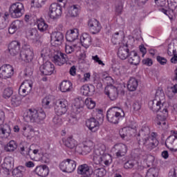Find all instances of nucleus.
Returning <instances> with one entry per match:
<instances>
[{
    "label": "nucleus",
    "mask_w": 177,
    "mask_h": 177,
    "mask_svg": "<svg viewBox=\"0 0 177 177\" xmlns=\"http://www.w3.org/2000/svg\"><path fill=\"white\" fill-rule=\"evenodd\" d=\"M10 103L12 107H19L21 104V97L19 95H14L11 98Z\"/></svg>",
    "instance_id": "obj_47"
},
{
    "label": "nucleus",
    "mask_w": 177,
    "mask_h": 177,
    "mask_svg": "<svg viewBox=\"0 0 177 177\" xmlns=\"http://www.w3.org/2000/svg\"><path fill=\"white\" fill-rule=\"evenodd\" d=\"M51 58L56 66H64L67 63V55L58 50H55Z\"/></svg>",
    "instance_id": "obj_12"
},
{
    "label": "nucleus",
    "mask_w": 177,
    "mask_h": 177,
    "mask_svg": "<svg viewBox=\"0 0 177 177\" xmlns=\"http://www.w3.org/2000/svg\"><path fill=\"white\" fill-rule=\"evenodd\" d=\"M80 13V8H78V6L73 5L71 6L68 9V14L72 17H77V15Z\"/></svg>",
    "instance_id": "obj_48"
},
{
    "label": "nucleus",
    "mask_w": 177,
    "mask_h": 177,
    "mask_svg": "<svg viewBox=\"0 0 177 177\" xmlns=\"http://www.w3.org/2000/svg\"><path fill=\"white\" fill-rule=\"evenodd\" d=\"M95 174L97 177H103L106 175V169L104 168H99L95 170Z\"/></svg>",
    "instance_id": "obj_56"
},
{
    "label": "nucleus",
    "mask_w": 177,
    "mask_h": 177,
    "mask_svg": "<svg viewBox=\"0 0 177 177\" xmlns=\"http://www.w3.org/2000/svg\"><path fill=\"white\" fill-rule=\"evenodd\" d=\"M155 3L158 6H165L167 3V0H155Z\"/></svg>",
    "instance_id": "obj_64"
},
{
    "label": "nucleus",
    "mask_w": 177,
    "mask_h": 177,
    "mask_svg": "<svg viewBox=\"0 0 177 177\" xmlns=\"http://www.w3.org/2000/svg\"><path fill=\"white\" fill-rule=\"evenodd\" d=\"M174 143H175V137L174 136H169L165 141V146L170 150V151H173V153H176L177 149H174L171 146H174Z\"/></svg>",
    "instance_id": "obj_43"
},
{
    "label": "nucleus",
    "mask_w": 177,
    "mask_h": 177,
    "mask_svg": "<svg viewBox=\"0 0 177 177\" xmlns=\"http://www.w3.org/2000/svg\"><path fill=\"white\" fill-rule=\"evenodd\" d=\"M55 50L56 49L45 47L41 51V57H42L43 60H48V59L52 58Z\"/></svg>",
    "instance_id": "obj_37"
},
{
    "label": "nucleus",
    "mask_w": 177,
    "mask_h": 177,
    "mask_svg": "<svg viewBox=\"0 0 177 177\" xmlns=\"http://www.w3.org/2000/svg\"><path fill=\"white\" fill-rule=\"evenodd\" d=\"M26 38L35 42L39 39V34H38V30L35 28L28 29L26 30Z\"/></svg>",
    "instance_id": "obj_34"
},
{
    "label": "nucleus",
    "mask_w": 177,
    "mask_h": 177,
    "mask_svg": "<svg viewBox=\"0 0 177 177\" xmlns=\"http://www.w3.org/2000/svg\"><path fill=\"white\" fill-rule=\"evenodd\" d=\"M55 100L53 95L46 96L41 101V106L44 109H50V103Z\"/></svg>",
    "instance_id": "obj_42"
},
{
    "label": "nucleus",
    "mask_w": 177,
    "mask_h": 177,
    "mask_svg": "<svg viewBox=\"0 0 177 177\" xmlns=\"http://www.w3.org/2000/svg\"><path fill=\"white\" fill-rule=\"evenodd\" d=\"M160 96L164 99V91L158 90L156 91L155 98L149 102L148 106L150 110L153 113H158V111H160V113L163 114V115L158 114L154 122L158 127H164L167 125L168 109H167V106H164V103L162 102V100H161Z\"/></svg>",
    "instance_id": "obj_1"
},
{
    "label": "nucleus",
    "mask_w": 177,
    "mask_h": 177,
    "mask_svg": "<svg viewBox=\"0 0 177 177\" xmlns=\"http://www.w3.org/2000/svg\"><path fill=\"white\" fill-rule=\"evenodd\" d=\"M129 49L127 47H120L118 51V56L121 60H125L129 56Z\"/></svg>",
    "instance_id": "obj_40"
},
{
    "label": "nucleus",
    "mask_w": 177,
    "mask_h": 177,
    "mask_svg": "<svg viewBox=\"0 0 177 177\" xmlns=\"http://www.w3.org/2000/svg\"><path fill=\"white\" fill-rule=\"evenodd\" d=\"M143 64H145V66H153V59L150 58H146L142 60Z\"/></svg>",
    "instance_id": "obj_62"
},
{
    "label": "nucleus",
    "mask_w": 177,
    "mask_h": 177,
    "mask_svg": "<svg viewBox=\"0 0 177 177\" xmlns=\"http://www.w3.org/2000/svg\"><path fill=\"white\" fill-rule=\"evenodd\" d=\"M132 131H135V129L131 127H124L120 129L119 134L122 139H125V137L128 135H132Z\"/></svg>",
    "instance_id": "obj_44"
},
{
    "label": "nucleus",
    "mask_w": 177,
    "mask_h": 177,
    "mask_svg": "<svg viewBox=\"0 0 177 177\" xmlns=\"http://www.w3.org/2000/svg\"><path fill=\"white\" fill-rule=\"evenodd\" d=\"M104 93L110 100H115L118 97V88L113 85L105 87Z\"/></svg>",
    "instance_id": "obj_18"
},
{
    "label": "nucleus",
    "mask_w": 177,
    "mask_h": 177,
    "mask_svg": "<svg viewBox=\"0 0 177 177\" xmlns=\"http://www.w3.org/2000/svg\"><path fill=\"white\" fill-rule=\"evenodd\" d=\"M12 133V129H10V126L9 124H4L0 127V135L3 136L5 139L9 138L10 136V133Z\"/></svg>",
    "instance_id": "obj_41"
},
{
    "label": "nucleus",
    "mask_w": 177,
    "mask_h": 177,
    "mask_svg": "<svg viewBox=\"0 0 177 177\" xmlns=\"http://www.w3.org/2000/svg\"><path fill=\"white\" fill-rule=\"evenodd\" d=\"M39 70L43 75H52V74H55V73H56L55 64L49 61L44 62L40 66Z\"/></svg>",
    "instance_id": "obj_14"
},
{
    "label": "nucleus",
    "mask_w": 177,
    "mask_h": 177,
    "mask_svg": "<svg viewBox=\"0 0 177 177\" xmlns=\"http://www.w3.org/2000/svg\"><path fill=\"white\" fill-rule=\"evenodd\" d=\"M111 150L115 153L116 157H124L128 153V147L124 143H117Z\"/></svg>",
    "instance_id": "obj_15"
},
{
    "label": "nucleus",
    "mask_w": 177,
    "mask_h": 177,
    "mask_svg": "<svg viewBox=\"0 0 177 177\" xmlns=\"http://www.w3.org/2000/svg\"><path fill=\"white\" fill-rule=\"evenodd\" d=\"M59 169L62 172L71 174L75 171L77 168V162L73 159L66 158L59 163Z\"/></svg>",
    "instance_id": "obj_9"
},
{
    "label": "nucleus",
    "mask_w": 177,
    "mask_h": 177,
    "mask_svg": "<svg viewBox=\"0 0 177 177\" xmlns=\"http://www.w3.org/2000/svg\"><path fill=\"white\" fill-rule=\"evenodd\" d=\"M21 44L17 41H12L8 46V50L11 56H16L20 52Z\"/></svg>",
    "instance_id": "obj_27"
},
{
    "label": "nucleus",
    "mask_w": 177,
    "mask_h": 177,
    "mask_svg": "<svg viewBox=\"0 0 177 177\" xmlns=\"http://www.w3.org/2000/svg\"><path fill=\"white\" fill-rule=\"evenodd\" d=\"M158 176V170L156 168H150L147 172L145 177H157Z\"/></svg>",
    "instance_id": "obj_52"
},
{
    "label": "nucleus",
    "mask_w": 177,
    "mask_h": 177,
    "mask_svg": "<svg viewBox=\"0 0 177 177\" xmlns=\"http://www.w3.org/2000/svg\"><path fill=\"white\" fill-rule=\"evenodd\" d=\"M68 110V101L66 99H59L55 105V112L57 115H64Z\"/></svg>",
    "instance_id": "obj_10"
},
{
    "label": "nucleus",
    "mask_w": 177,
    "mask_h": 177,
    "mask_svg": "<svg viewBox=\"0 0 177 177\" xmlns=\"http://www.w3.org/2000/svg\"><path fill=\"white\" fill-rule=\"evenodd\" d=\"M12 95H13V88H12L7 87L3 90V97H4V99H9V97H10V96H12Z\"/></svg>",
    "instance_id": "obj_50"
},
{
    "label": "nucleus",
    "mask_w": 177,
    "mask_h": 177,
    "mask_svg": "<svg viewBox=\"0 0 177 177\" xmlns=\"http://www.w3.org/2000/svg\"><path fill=\"white\" fill-rule=\"evenodd\" d=\"M64 38V36L63 35V33L60 32H53L50 35L52 45L54 46H59V45L62 44V41H63Z\"/></svg>",
    "instance_id": "obj_22"
},
{
    "label": "nucleus",
    "mask_w": 177,
    "mask_h": 177,
    "mask_svg": "<svg viewBox=\"0 0 177 177\" xmlns=\"http://www.w3.org/2000/svg\"><path fill=\"white\" fill-rule=\"evenodd\" d=\"M59 91L62 93L73 91V83L68 80H64L59 84Z\"/></svg>",
    "instance_id": "obj_35"
},
{
    "label": "nucleus",
    "mask_w": 177,
    "mask_h": 177,
    "mask_svg": "<svg viewBox=\"0 0 177 177\" xmlns=\"http://www.w3.org/2000/svg\"><path fill=\"white\" fill-rule=\"evenodd\" d=\"M62 142L64 146H66V147L70 149L71 150L75 149L77 147V145H78L77 140L73 138V136L62 138Z\"/></svg>",
    "instance_id": "obj_31"
},
{
    "label": "nucleus",
    "mask_w": 177,
    "mask_h": 177,
    "mask_svg": "<svg viewBox=\"0 0 177 177\" xmlns=\"http://www.w3.org/2000/svg\"><path fill=\"white\" fill-rule=\"evenodd\" d=\"M102 145H98V148H95L93 154V161L96 165L102 164Z\"/></svg>",
    "instance_id": "obj_24"
},
{
    "label": "nucleus",
    "mask_w": 177,
    "mask_h": 177,
    "mask_svg": "<svg viewBox=\"0 0 177 177\" xmlns=\"http://www.w3.org/2000/svg\"><path fill=\"white\" fill-rule=\"evenodd\" d=\"M168 176L169 177H177V169L175 168L171 169L169 171Z\"/></svg>",
    "instance_id": "obj_63"
},
{
    "label": "nucleus",
    "mask_w": 177,
    "mask_h": 177,
    "mask_svg": "<svg viewBox=\"0 0 177 177\" xmlns=\"http://www.w3.org/2000/svg\"><path fill=\"white\" fill-rule=\"evenodd\" d=\"M80 44L84 48L88 49L92 45V37L91 35L86 32L82 33L80 37Z\"/></svg>",
    "instance_id": "obj_29"
},
{
    "label": "nucleus",
    "mask_w": 177,
    "mask_h": 177,
    "mask_svg": "<svg viewBox=\"0 0 177 177\" xmlns=\"http://www.w3.org/2000/svg\"><path fill=\"white\" fill-rule=\"evenodd\" d=\"M86 3V5L88 6V8H91V6H93V8H95V5L96 4V0H84Z\"/></svg>",
    "instance_id": "obj_60"
},
{
    "label": "nucleus",
    "mask_w": 177,
    "mask_h": 177,
    "mask_svg": "<svg viewBox=\"0 0 177 177\" xmlns=\"http://www.w3.org/2000/svg\"><path fill=\"white\" fill-rule=\"evenodd\" d=\"M128 61L130 64L138 66L140 63V57L138 55V53L135 50L131 51L129 53Z\"/></svg>",
    "instance_id": "obj_32"
},
{
    "label": "nucleus",
    "mask_w": 177,
    "mask_h": 177,
    "mask_svg": "<svg viewBox=\"0 0 177 177\" xmlns=\"http://www.w3.org/2000/svg\"><path fill=\"white\" fill-rule=\"evenodd\" d=\"M11 24H12V26H15V28L17 30L23 28V27H24V21H23L22 20H19V19H17V20L12 21Z\"/></svg>",
    "instance_id": "obj_54"
},
{
    "label": "nucleus",
    "mask_w": 177,
    "mask_h": 177,
    "mask_svg": "<svg viewBox=\"0 0 177 177\" xmlns=\"http://www.w3.org/2000/svg\"><path fill=\"white\" fill-rule=\"evenodd\" d=\"M101 165L103 167H110L113 162V156L110 153H106V145H101Z\"/></svg>",
    "instance_id": "obj_13"
},
{
    "label": "nucleus",
    "mask_w": 177,
    "mask_h": 177,
    "mask_svg": "<svg viewBox=\"0 0 177 177\" xmlns=\"http://www.w3.org/2000/svg\"><path fill=\"white\" fill-rule=\"evenodd\" d=\"M93 149H97L95 146V143L92 140H87L83 142V146L82 147V151L80 152V154H88L90 151H92Z\"/></svg>",
    "instance_id": "obj_25"
},
{
    "label": "nucleus",
    "mask_w": 177,
    "mask_h": 177,
    "mask_svg": "<svg viewBox=\"0 0 177 177\" xmlns=\"http://www.w3.org/2000/svg\"><path fill=\"white\" fill-rule=\"evenodd\" d=\"M8 10L12 19H20L24 15V5L21 2L13 3Z\"/></svg>",
    "instance_id": "obj_7"
},
{
    "label": "nucleus",
    "mask_w": 177,
    "mask_h": 177,
    "mask_svg": "<svg viewBox=\"0 0 177 177\" xmlns=\"http://www.w3.org/2000/svg\"><path fill=\"white\" fill-rule=\"evenodd\" d=\"M38 132L34 130L32 126L30 124H23L22 125V133L25 138L27 139H32L35 136V133Z\"/></svg>",
    "instance_id": "obj_20"
},
{
    "label": "nucleus",
    "mask_w": 177,
    "mask_h": 177,
    "mask_svg": "<svg viewBox=\"0 0 177 177\" xmlns=\"http://www.w3.org/2000/svg\"><path fill=\"white\" fill-rule=\"evenodd\" d=\"M92 59L94 61L95 63H97L100 66L104 67L105 64L103 63V61L100 59L97 55L92 56Z\"/></svg>",
    "instance_id": "obj_57"
},
{
    "label": "nucleus",
    "mask_w": 177,
    "mask_h": 177,
    "mask_svg": "<svg viewBox=\"0 0 177 177\" xmlns=\"http://www.w3.org/2000/svg\"><path fill=\"white\" fill-rule=\"evenodd\" d=\"M172 53H173V57L171 58L170 62L171 63H172L173 64H177V54H176V50H171Z\"/></svg>",
    "instance_id": "obj_59"
},
{
    "label": "nucleus",
    "mask_w": 177,
    "mask_h": 177,
    "mask_svg": "<svg viewBox=\"0 0 177 177\" xmlns=\"http://www.w3.org/2000/svg\"><path fill=\"white\" fill-rule=\"evenodd\" d=\"M61 115H57L53 118V122L57 127H60L63 124Z\"/></svg>",
    "instance_id": "obj_55"
},
{
    "label": "nucleus",
    "mask_w": 177,
    "mask_h": 177,
    "mask_svg": "<svg viewBox=\"0 0 177 177\" xmlns=\"http://www.w3.org/2000/svg\"><path fill=\"white\" fill-rule=\"evenodd\" d=\"M168 8L170 12H171L172 15H174L177 8V0H170V2L168 3Z\"/></svg>",
    "instance_id": "obj_53"
},
{
    "label": "nucleus",
    "mask_w": 177,
    "mask_h": 177,
    "mask_svg": "<svg viewBox=\"0 0 177 177\" xmlns=\"http://www.w3.org/2000/svg\"><path fill=\"white\" fill-rule=\"evenodd\" d=\"M88 26L92 34H97L98 32H100V30H102V25L96 19H89Z\"/></svg>",
    "instance_id": "obj_19"
},
{
    "label": "nucleus",
    "mask_w": 177,
    "mask_h": 177,
    "mask_svg": "<svg viewBox=\"0 0 177 177\" xmlns=\"http://www.w3.org/2000/svg\"><path fill=\"white\" fill-rule=\"evenodd\" d=\"M84 104L90 110L95 109L96 106V102L92 98H86L84 101Z\"/></svg>",
    "instance_id": "obj_49"
},
{
    "label": "nucleus",
    "mask_w": 177,
    "mask_h": 177,
    "mask_svg": "<svg viewBox=\"0 0 177 177\" xmlns=\"http://www.w3.org/2000/svg\"><path fill=\"white\" fill-rule=\"evenodd\" d=\"M15 68L10 64H3L0 66V78L3 80H9L13 77Z\"/></svg>",
    "instance_id": "obj_11"
},
{
    "label": "nucleus",
    "mask_w": 177,
    "mask_h": 177,
    "mask_svg": "<svg viewBox=\"0 0 177 177\" xmlns=\"http://www.w3.org/2000/svg\"><path fill=\"white\" fill-rule=\"evenodd\" d=\"M19 60L24 64L31 63L34 60V50L30 45L24 44L19 53Z\"/></svg>",
    "instance_id": "obj_6"
},
{
    "label": "nucleus",
    "mask_w": 177,
    "mask_h": 177,
    "mask_svg": "<svg viewBox=\"0 0 177 177\" xmlns=\"http://www.w3.org/2000/svg\"><path fill=\"white\" fill-rule=\"evenodd\" d=\"M124 117V110L117 106L109 109L106 112V118L111 124H118Z\"/></svg>",
    "instance_id": "obj_5"
},
{
    "label": "nucleus",
    "mask_w": 177,
    "mask_h": 177,
    "mask_svg": "<svg viewBox=\"0 0 177 177\" xmlns=\"http://www.w3.org/2000/svg\"><path fill=\"white\" fill-rule=\"evenodd\" d=\"M85 101L82 100V97H78L74 99L72 104L73 113L69 115L68 122L70 124H76L77 122V114H80L82 111H84V106Z\"/></svg>",
    "instance_id": "obj_4"
},
{
    "label": "nucleus",
    "mask_w": 177,
    "mask_h": 177,
    "mask_svg": "<svg viewBox=\"0 0 177 177\" xmlns=\"http://www.w3.org/2000/svg\"><path fill=\"white\" fill-rule=\"evenodd\" d=\"M139 86V82L135 77H130L129 80L127 82V89L129 92H135Z\"/></svg>",
    "instance_id": "obj_39"
},
{
    "label": "nucleus",
    "mask_w": 177,
    "mask_h": 177,
    "mask_svg": "<svg viewBox=\"0 0 177 177\" xmlns=\"http://www.w3.org/2000/svg\"><path fill=\"white\" fill-rule=\"evenodd\" d=\"M86 126L91 132H96L99 131L100 123L95 118H91L86 121Z\"/></svg>",
    "instance_id": "obj_21"
},
{
    "label": "nucleus",
    "mask_w": 177,
    "mask_h": 177,
    "mask_svg": "<svg viewBox=\"0 0 177 177\" xmlns=\"http://www.w3.org/2000/svg\"><path fill=\"white\" fill-rule=\"evenodd\" d=\"M156 60L160 64L161 66H165V64H167V60L164 57L158 55L156 57Z\"/></svg>",
    "instance_id": "obj_58"
},
{
    "label": "nucleus",
    "mask_w": 177,
    "mask_h": 177,
    "mask_svg": "<svg viewBox=\"0 0 177 177\" xmlns=\"http://www.w3.org/2000/svg\"><path fill=\"white\" fill-rule=\"evenodd\" d=\"M157 136L158 134L156 132H152L150 134V128L147 124H144L137 136V140L138 145L145 146L148 150H153L158 146Z\"/></svg>",
    "instance_id": "obj_2"
},
{
    "label": "nucleus",
    "mask_w": 177,
    "mask_h": 177,
    "mask_svg": "<svg viewBox=\"0 0 177 177\" xmlns=\"http://www.w3.org/2000/svg\"><path fill=\"white\" fill-rule=\"evenodd\" d=\"M75 48H77V44H66L65 52L67 55H70L75 50Z\"/></svg>",
    "instance_id": "obj_51"
},
{
    "label": "nucleus",
    "mask_w": 177,
    "mask_h": 177,
    "mask_svg": "<svg viewBox=\"0 0 177 177\" xmlns=\"http://www.w3.org/2000/svg\"><path fill=\"white\" fill-rule=\"evenodd\" d=\"M39 158L36 159V161H39L42 162V164H48L49 163L50 157L49 156V153H38Z\"/></svg>",
    "instance_id": "obj_45"
},
{
    "label": "nucleus",
    "mask_w": 177,
    "mask_h": 177,
    "mask_svg": "<svg viewBox=\"0 0 177 177\" xmlns=\"http://www.w3.org/2000/svg\"><path fill=\"white\" fill-rule=\"evenodd\" d=\"M80 30L77 28L71 29L66 33V39L68 42H74L78 39Z\"/></svg>",
    "instance_id": "obj_26"
},
{
    "label": "nucleus",
    "mask_w": 177,
    "mask_h": 177,
    "mask_svg": "<svg viewBox=\"0 0 177 177\" xmlns=\"http://www.w3.org/2000/svg\"><path fill=\"white\" fill-rule=\"evenodd\" d=\"M64 6H66L64 3H63L62 5L57 3H52L48 8V16L50 19H52L53 20L59 19L63 13V9L62 8H64Z\"/></svg>",
    "instance_id": "obj_8"
},
{
    "label": "nucleus",
    "mask_w": 177,
    "mask_h": 177,
    "mask_svg": "<svg viewBox=\"0 0 177 177\" xmlns=\"http://www.w3.org/2000/svg\"><path fill=\"white\" fill-rule=\"evenodd\" d=\"M18 147L19 145L17 144V142L14 140H11L4 145V150L7 153H13V151H16V150H17Z\"/></svg>",
    "instance_id": "obj_38"
},
{
    "label": "nucleus",
    "mask_w": 177,
    "mask_h": 177,
    "mask_svg": "<svg viewBox=\"0 0 177 177\" xmlns=\"http://www.w3.org/2000/svg\"><path fill=\"white\" fill-rule=\"evenodd\" d=\"M124 169H142V163H139L135 160H129L126 162L124 163L123 165Z\"/></svg>",
    "instance_id": "obj_30"
},
{
    "label": "nucleus",
    "mask_w": 177,
    "mask_h": 177,
    "mask_svg": "<svg viewBox=\"0 0 177 177\" xmlns=\"http://www.w3.org/2000/svg\"><path fill=\"white\" fill-rule=\"evenodd\" d=\"M140 52L142 53V57H145V55L147 53V49L143 44L139 46Z\"/></svg>",
    "instance_id": "obj_61"
},
{
    "label": "nucleus",
    "mask_w": 177,
    "mask_h": 177,
    "mask_svg": "<svg viewBox=\"0 0 177 177\" xmlns=\"http://www.w3.org/2000/svg\"><path fill=\"white\" fill-rule=\"evenodd\" d=\"M35 174L37 176L46 177L49 175V167L46 165H41L36 167Z\"/></svg>",
    "instance_id": "obj_28"
},
{
    "label": "nucleus",
    "mask_w": 177,
    "mask_h": 177,
    "mask_svg": "<svg viewBox=\"0 0 177 177\" xmlns=\"http://www.w3.org/2000/svg\"><path fill=\"white\" fill-rule=\"evenodd\" d=\"M32 91V82L31 80H25L21 84L19 88V94L21 96H27Z\"/></svg>",
    "instance_id": "obj_16"
},
{
    "label": "nucleus",
    "mask_w": 177,
    "mask_h": 177,
    "mask_svg": "<svg viewBox=\"0 0 177 177\" xmlns=\"http://www.w3.org/2000/svg\"><path fill=\"white\" fill-rule=\"evenodd\" d=\"M80 91L84 96H93L95 93V86L92 84L83 85Z\"/></svg>",
    "instance_id": "obj_33"
},
{
    "label": "nucleus",
    "mask_w": 177,
    "mask_h": 177,
    "mask_svg": "<svg viewBox=\"0 0 177 177\" xmlns=\"http://www.w3.org/2000/svg\"><path fill=\"white\" fill-rule=\"evenodd\" d=\"M30 151H31V148H30V144L27 142H21L20 145V153L22 156L28 157V156L31 158V160H35L32 158L31 155H30Z\"/></svg>",
    "instance_id": "obj_36"
},
{
    "label": "nucleus",
    "mask_w": 177,
    "mask_h": 177,
    "mask_svg": "<svg viewBox=\"0 0 177 177\" xmlns=\"http://www.w3.org/2000/svg\"><path fill=\"white\" fill-rule=\"evenodd\" d=\"M12 168H13V158L9 156L6 157L0 167V174L3 172L5 175H9V172Z\"/></svg>",
    "instance_id": "obj_17"
},
{
    "label": "nucleus",
    "mask_w": 177,
    "mask_h": 177,
    "mask_svg": "<svg viewBox=\"0 0 177 177\" xmlns=\"http://www.w3.org/2000/svg\"><path fill=\"white\" fill-rule=\"evenodd\" d=\"M24 120L26 122H32V124H41L46 118V113L44 109H37L35 108H30L24 112Z\"/></svg>",
    "instance_id": "obj_3"
},
{
    "label": "nucleus",
    "mask_w": 177,
    "mask_h": 177,
    "mask_svg": "<svg viewBox=\"0 0 177 177\" xmlns=\"http://www.w3.org/2000/svg\"><path fill=\"white\" fill-rule=\"evenodd\" d=\"M37 23V28L40 32H45V31L48 30V24H46L44 19H38Z\"/></svg>",
    "instance_id": "obj_46"
},
{
    "label": "nucleus",
    "mask_w": 177,
    "mask_h": 177,
    "mask_svg": "<svg viewBox=\"0 0 177 177\" xmlns=\"http://www.w3.org/2000/svg\"><path fill=\"white\" fill-rule=\"evenodd\" d=\"M77 171L78 174L83 175V176L91 177V175L93 174V169L92 167L86 164L79 166Z\"/></svg>",
    "instance_id": "obj_23"
}]
</instances>
